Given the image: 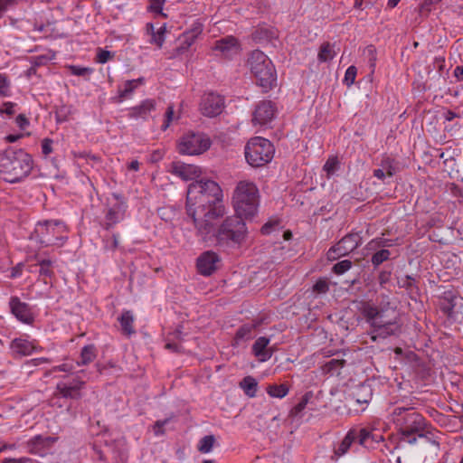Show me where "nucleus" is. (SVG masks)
<instances>
[{"mask_svg": "<svg viewBox=\"0 0 463 463\" xmlns=\"http://www.w3.org/2000/svg\"><path fill=\"white\" fill-rule=\"evenodd\" d=\"M219 184L209 179H201L189 184L186 194V213L192 218L198 236L213 232V222L223 217L225 206Z\"/></svg>", "mask_w": 463, "mask_h": 463, "instance_id": "obj_1", "label": "nucleus"}, {"mask_svg": "<svg viewBox=\"0 0 463 463\" xmlns=\"http://www.w3.org/2000/svg\"><path fill=\"white\" fill-rule=\"evenodd\" d=\"M359 311L372 328V341L384 339L401 332L397 307L391 302L388 295H381L378 305L372 301L361 302Z\"/></svg>", "mask_w": 463, "mask_h": 463, "instance_id": "obj_2", "label": "nucleus"}, {"mask_svg": "<svg viewBox=\"0 0 463 463\" xmlns=\"http://www.w3.org/2000/svg\"><path fill=\"white\" fill-rule=\"evenodd\" d=\"M242 218L244 216H240L237 213L228 216L218 228L215 227V222H213L211 234L200 237L204 241L214 238L217 243L222 246L241 247L248 238V228Z\"/></svg>", "mask_w": 463, "mask_h": 463, "instance_id": "obj_3", "label": "nucleus"}, {"mask_svg": "<svg viewBox=\"0 0 463 463\" xmlns=\"http://www.w3.org/2000/svg\"><path fill=\"white\" fill-rule=\"evenodd\" d=\"M392 417L403 441L414 444L417 438L427 437L430 433L426 420L413 408L397 407L393 410Z\"/></svg>", "mask_w": 463, "mask_h": 463, "instance_id": "obj_4", "label": "nucleus"}, {"mask_svg": "<svg viewBox=\"0 0 463 463\" xmlns=\"http://www.w3.org/2000/svg\"><path fill=\"white\" fill-rule=\"evenodd\" d=\"M33 169L32 156L22 149H6L0 157V174L9 183H16Z\"/></svg>", "mask_w": 463, "mask_h": 463, "instance_id": "obj_5", "label": "nucleus"}, {"mask_svg": "<svg viewBox=\"0 0 463 463\" xmlns=\"http://www.w3.org/2000/svg\"><path fill=\"white\" fill-rule=\"evenodd\" d=\"M260 192L257 185L249 180L238 182L232 194L235 213L245 219L252 218L258 213Z\"/></svg>", "mask_w": 463, "mask_h": 463, "instance_id": "obj_6", "label": "nucleus"}, {"mask_svg": "<svg viewBox=\"0 0 463 463\" xmlns=\"http://www.w3.org/2000/svg\"><path fill=\"white\" fill-rule=\"evenodd\" d=\"M67 226L59 220L39 222L34 230L36 240L44 247L61 246L67 241Z\"/></svg>", "mask_w": 463, "mask_h": 463, "instance_id": "obj_7", "label": "nucleus"}, {"mask_svg": "<svg viewBox=\"0 0 463 463\" xmlns=\"http://www.w3.org/2000/svg\"><path fill=\"white\" fill-rule=\"evenodd\" d=\"M248 64L261 87L270 88L276 81L275 68L269 57L261 51H253L248 60Z\"/></svg>", "mask_w": 463, "mask_h": 463, "instance_id": "obj_8", "label": "nucleus"}, {"mask_svg": "<svg viewBox=\"0 0 463 463\" xmlns=\"http://www.w3.org/2000/svg\"><path fill=\"white\" fill-rule=\"evenodd\" d=\"M274 152L272 143L261 137L250 138L245 146V158L252 167H260L269 163Z\"/></svg>", "mask_w": 463, "mask_h": 463, "instance_id": "obj_9", "label": "nucleus"}, {"mask_svg": "<svg viewBox=\"0 0 463 463\" xmlns=\"http://www.w3.org/2000/svg\"><path fill=\"white\" fill-rule=\"evenodd\" d=\"M212 145L210 137L201 132H188L177 142V150L181 155L197 156L206 152Z\"/></svg>", "mask_w": 463, "mask_h": 463, "instance_id": "obj_10", "label": "nucleus"}, {"mask_svg": "<svg viewBox=\"0 0 463 463\" xmlns=\"http://www.w3.org/2000/svg\"><path fill=\"white\" fill-rule=\"evenodd\" d=\"M361 237L358 233H349L342 238L335 245L331 247L327 252L329 260H336L354 250L361 243Z\"/></svg>", "mask_w": 463, "mask_h": 463, "instance_id": "obj_11", "label": "nucleus"}, {"mask_svg": "<svg viewBox=\"0 0 463 463\" xmlns=\"http://www.w3.org/2000/svg\"><path fill=\"white\" fill-rule=\"evenodd\" d=\"M224 108V99L216 93L209 92L202 97L200 110L205 117L213 118L220 115Z\"/></svg>", "mask_w": 463, "mask_h": 463, "instance_id": "obj_12", "label": "nucleus"}, {"mask_svg": "<svg viewBox=\"0 0 463 463\" xmlns=\"http://www.w3.org/2000/svg\"><path fill=\"white\" fill-rule=\"evenodd\" d=\"M350 402L356 411H364L372 400L373 390L368 384H360L353 388Z\"/></svg>", "mask_w": 463, "mask_h": 463, "instance_id": "obj_13", "label": "nucleus"}, {"mask_svg": "<svg viewBox=\"0 0 463 463\" xmlns=\"http://www.w3.org/2000/svg\"><path fill=\"white\" fill-rule=\"evenodd\" d=\"M276 112L275 105L270 100H262L258 103L253 112V125L263 126L269 123Z\"/></svg>", "mask_w": 463, "mask_h": 463, "instance_id": "obj_14", "label": "nucleus"}, {"mask_svg": "<svg viewBox=\"0 0 463 463\" xmlns=\"http://www.w3.org/2000/svg\"><path fill=\"white\" fill-rule=\"evenodd\" d=\"M220 260L219 255L213 250L202 253L196 262L198 272L203 276L212 275L217 270Z\"/></svg>", "mask_w": 463, "mask_h": 463, "instance_id": "obj_15", "label": "nucleus"}, {"mask_svg": "<svg viewBox=\"0 0 463 463\" xmlns=\"http://www.w3.org/2000/svg\"><path fill=\"white\" fill-rule=\"evenodd\" d=\"M213 51L224 58H232L241 52V44L233 36H226L214 43Z\"/></svg>", "mask_w": 463, "mask_h": 463, "instance_id": "obj_16", "label": "nucleus"}, {"mask_svg": "<svg viewBox=\"0 0 463 463\" xmlns=\"http://www.w3.org/2000/svg\"><path fill=\"white\" fill-rule=\"evenodd\" d=\"M168 171L184 181L194 180L202 174L199 166L179 161L171 163Z\"/></svg>", "mask_w": 463, "mask_h": 463, "instance_id": "obj_17", "label": "nucleus"}, {"mask_svg": "<svg viewBox=\"0 0 463 463\" xmlns=\"http://www.w3.org/2000/svg\"><path fill=\"white\" fill-rule=\"evenodd\" d=\"M85 382L74 379L71 383L61 382L57 383L54 395L69 399H80V390L84 387Z\"/></svg>", "mask_w": 463, "mask_h": 463, "instance_id": "obj_18", "label": "nucleus"}, {"mask_svg": "<svg viewBox=\"0 0 463 463\" xmlns=\"http://www.w3.org/2000/svg\"><path fill=\"white\" fill-rule=\"evenodd\" d=\"M114 196L117 202L113 205H111L108 210V213L105 217L106 229L111 228L112 226L122 221L125 217V213L127 209L125 201L119 195L115 194Z\"/></svg>", "mask_w": 463, "mask_h": 463, "instance_id": "obj_19", "label": "nucleus"}, {"mask_svg": "<svg viewBox=\"0 0 463 463\" xmlns=\"http://www.w3.org/2000/svg\"><path fill=\"white\" fill-rule=\"evenodd\" d=\"M37 350V345L33 341L18 337L10 343V351L14 358L30 355L33 351Z\"/></svg>", "mask_w": 463, "mask_h": 463, "instance_id": "obj_20", "label": "nucleus"}, {"mask_svg": "<svg viewBox=\"0 0 463 463\" xmlns=\"http://www.w3.org/2000/svg\"><path fill=\"white\" fill-rule=\"evenodd\" d=\"M156 103L155 99H145L139 105L128 109V117L135 119H146L151 113L156 110Z\"/></svg>", "mask_w": 463, "mask_h": 463, "instance_id": "obj_21", "label": "nucleus"}, {"mask_svg": "<svg viewBox=\"0 0 463 463\" xmlns=\"http://www.w3.org/2000/svg\"><path fill=\"white\" fill-rule=\"evenodd\" d=\"M12 313L20 321L30 324L33 321V314L27 304L21 302L19 298H13L10 300Z\"/></svg>", "mask_w": 463, "mask_h": 463, "instance_id": "obj_22", "label": "nucleus"}, {"mask_svg": "<svg viewBox=\"0 0 463 463\" xmlns=\"http://www.w3.org/2000/svg\"><path fill=\"white\" fill-rule=\"evenodd\" d=\"M269 338L266 336H260L254 342L252 353L260 362H266L272 356L273 349L269 347Z\"/></svg>", "mask_w": 463, "mask_h": 463, "instance_id": "obj_23", "label": "nucleus"}, {"mask_svg": "<svg viewBox=\"0 0 463 463\" xmlns=\"http://www.w3.org/2000/svg\"><path fill=\"white\" fill-rule=\"evenodd\" d=\"M357 442L367 449H373L375 443L383 440L382 435H375L365 428L355 429Z\"/></svg>", "mask_w": 463, "mask_h": 463, "instance_id": "obj_24", "label": "nucleus"}, {"mask_svg": "<svg viewBox=\"0 0 463 463\" xmlns=\"http://www.w3.org/2000/svg\"><path fill=\"white\" fill-rule=\"evenodd\" d=\"M357 435L355 428L349 430L343 440L335 447L334 454L337 458L345 455L350 449L351 446L357 441Z\"/></svg>", "mask_w": 463, "mask_h": 463, "instance_id": "obj_25", "label": "nucleus"}, {"mask_svg": "<svg viewBox=\"0 0 463 463\" xmlns=\"http://www.w3.org/2000/svg\"><path fill=\"white\" fill-rule=\"evenodd\" d=\"M118 321L123 334L127 335H131L136 333L133 326L134 316L131 311H124L120 317H118Z\"/></svg>", "mask_w": 463, "mask_h": 463, "instance_id": "obj_26", "label": "nucleus"}, {"mask_svg": "<svg viewBox=\"0 0 463 463\" xmlns=\"http://www.w3.org/2000/svg\"><path fill=\"white\" fill-rule=\"evenodd\" d=\"M255 329V324H246L241 326L236 332L234 337L235 345H238L241 342L251 339L254 335Z\"/></svg>", "mask_w": 463, "mask_h": 463, "instance_id": "obj_27", "label": "nucleus"}, {"mask_svg": "<svg viewBox=\"0 0 463 463\" xmlns=\"http://www.w3.org/2000/svg\"><path fill=\"white\" fill-rule=\"evenodd\" d=\"M144 83V78H138L136 80H127L124 83V86L122 89H118V98L119 101L123 100L124 99L128 98L129 95L132 94V92L140 85Z\"/></svg>", "mask_w": 463, "mask_h": 463, "instance_id": "obj_28", "label": "nucleus"}, {"mask_svg": "<svg viewBox=\"0 0 463 463\" xmlns=\"http://www.w3.org/2000/svg\"><path fill=\"white\" fill-rule=\"evenodd\" d=\"M202 27L200 25H196L184 33L182 35V47L185 49L189 48L202 33Z\"/></svg>", "mask_w": 463, "mask_h": 463, "instance_id": "obj_29", "label": "nucleus"}, {"mask_svg": "<svg viewBox=\"0 0 463 463\" xmlns=\"http://www.w3.org/2000/svg\"><path fill=\"white\" fill-rule=\"evenodd\" d=\"M240 386L244 391L245 394L250 398L256 396L258 383L251 377L247 376L240 383Z\"/></svg>", "mask_w": 463, "mask_h": 463, "instance_id": "obj_30", "label": "nucleus"}, {"mask_svg": "<svg viewBox=\"0 0 463 463\" xmlns=\"http://www.w3.org/2000/svg\"><path fill=\"white\" fill-rule=\"evenodd\" d=\"M335 56V52L334 50V44L330 43H324L320 46V50L317 55L318 61L320 62H326L331 61Z\"/></svg>", "mask_w": 463, "mask_h": 463, "instance_id": "obj_31", "label": "nucleus"}, {"mask_svg": "<svg viewBox=\"0 0 463 463\" xmlns=\"http://www.w3.org/2000/svg\"><path fill=\"white\" fill-rule=\"evenodd\" d=\"M313 394L311 392H306L300 399V401L291 409L290 416L291 417H300L302 411L307 407V404Z\"/></svg>", "mask_w": 463, "mask_h": 463, "instance_id": "obj_32", "label": "nucleus"}, {"mask_svg": "<svg viewBox=\"0 0 463 463\" xmlns=\"http://www.w3.org/2000/svg\"><path fill=\"white\" fill-rule=\"evenodd\" d=\"M96 357V349L93 345H86L80 353V360L77 362L78 365H85L92 362Z\"/></svg>", "mask_w": 463, "mask_h": 463, "instance_id": "obj_33", "label": "nucleus"}, {"mask_svg": "<svg viewBox=\"0 0 463 463\" xmlns=\"http://www.w3.org/2000/svg\"><path fill=\"white\" fill-rule=\"evenodd\" d=\"M380 168L384 171L387 175V176L391 177L392 176L396 171V164L394 159L389 157V156H383L380 163Z\"/></svg>", "mask_w": 463, "mask_h": 463, "instance_id": "obj_34", "label": "nucleus"}, {"mask_svg": "<svg viewBox=\"0 0 463 463\" xmlns=\"http://www.w3.org/2000/svg\"><path fill=\"white\" fill-rule=\"evenodd\" d=\"M215 442L213 435H207L202 438L198 443L197 449L201 453H209L212 451Z\"/></svg>", "mask_w": 463, "mask_h": 463, "instance_id": "obj_35", "label": "nucleus"}, {"mask_svg": "<svg viewBox=\"0 0 463 463\" xmlns=\"http://www.w3.org/2000/svg\"><path fill=\"white\" fill-rule=\"evenodd\" d=\"M267 392L271 397L283 398L288 393V388L285 384H272L267 387Z\"/></svg>", "mask_w": 463, "mask_h": 463, "instance_id": "obj_36", "label": "nucleus"}, {"mask_svg": "<svg viewBox=\"0 0 463 463\" xmlns=\"http://www.w3.org/2000/svg\"><path fill=\"white\" fill-rule=\"evenodd\" d=\"M166 32L165 24L160 26L155 33H152L150 43L156 44L157 47L161 48L165 42V34Z\"/></svg>", "mask_w": 463, "mask_h": 463, "instance_id": "obj_37", "label": "nucleus"}, {"mask_svg": "<svg viewBox=\"0 0 463 463\" xmlns=\"http://www.w3.org/2000/svg\"><path fill=\"white\" fill-rule=\"evenodd\" d=\"M345 364V361L343 359H331L325 364L324 371L333 374L343 368Z\"/></svg>", "mask_w": 463, "mask_h": 463, "instance_id": "obj_38", "label": "nucleus"}, {"mask_svg": "<svg viewBox=\"0 0 463 463\" xmlns=\"http://www.w3.org/2000/svg\"><path fill=\"white\" fill-rule=\"evenodd\" d=\"M391 252L388 250H381L375 252L372 257V263L374 267H378L383 261L389 260Z\"/></svg>", "mask_w": 463, "mask_h": 463, "instance_id": "obj_39", "label": "nucleus"}, {"mask_svg": "<svg viewBox=\"0 0 463 463\" xmlns=\"http://www.w3.org/2000/svg\"><path fill=\"white\" fill-rule=\"evenodd\" d=\"M364 55L368 59L369 66L372 71H374L376 65V50L373 45H369L364 50Z\"/></svg>", "mask_w": 463, "mask_h": 463, "instance_id": "obj_40", "label": "nucleus"}, {"mask_svg": "<svg viewBox=\"0 0 463 463\" xmlns=\"http://www.w3.org/2000/svg\"><path fill=\"white\" fill-rule=\"evenodd\" d=\"M338 165L339 161L337 157H329L324 165V170L327 173L328 175H333L337 170Z\"/></svg>", "mask_w": 463, "mask_h": 463, "instance_id": "obj_41", "label": "nucleus"}, {"mask_svg": "<svg viewBox=\"0 0 463 463\" xmlns=\"http://www.w3.org/2000/svg\"><path fill=\"white\" fill-rule=\"evenodd\" d=\"M0 96H10V81L5 74L0 73Z\"/></svg>", "mask_w": 463, "mask_h": 463, "instance_id": "obj_42", "label": "nucleus"}, {"mask_svg": "<svg viewBox=\"0 0 463 463\" xmlns=\"http://www.w3.org/2000/svg\"><path fill=\"white\" fill-rule=\"evenodd\" d=\"M352 267V262L348 260H344L337 262L333 267V271L337 275H342Z\"/></svg>", "mask_w": 463, "mask_h": 463, "instance_id": "obj_43", "label": "nucleus"}, {"mask_svg": "<svg viewBox=\"0 0 463 463\" xmlns=\"http://www.w3.org/2000/svg\"><path fill=\"white\" fill-rule=\"evenodd\" d=\"M165 3V0H150L149 10L162 15L163 17H166V14L163 13V6Z\"/></svg>", "mask_w": 463, "mask_h": 463, "instance_id": "obj_44", "label": "nucleus"}, {"mask_svg": "<svg viewBox=\"0 0 463 463\" xmlns=\"http://www.w3.org/2000/svg\"><path fill=\"white\" fill-rule=\"evenodd\" d=\"M68 68H69L71 73L73 74V75H76V76L90 75L93 71V70L91 68H89V67H80V66H76V65H70Z\"/></svg>", "mask_w": 463, "mask_h": 463, "instance_id": "obj_45", "label": "nucleus"}, {"mask_svg": "<svg viewBox=\"0 0 463 463\" xmlns=\"http://www.w3.org/2000/svg\"><path fill=\"white\" fill-rule=\"evenodd\" d=\"M40 274L45 277H51L52 274V261L50 260H42L39 261Z\"/></svg>", "mask_w": 463, "mask_h": 463, "instance_id": "obj_46", "label": "nucleus"}, {"mask_svg": "<svg viewBox=\"0 0 463 463\" xmlns=\"http://www.w3.org/2000/svg\"><path fill=\"white\" fill-rule=\"evenodd\" d=\"M356 73L357 69L355 66L352 65L347 68L344 79V81L347 86H351L354 82Z\"/></svg>", "mask_w": 463, "mask_h": 463, "instance_id": "obj_47", "label": "nucleus"}, {"mask_svg": "<svg viewBox=\"0 0 463 463\" xmlns=\"http://www.w3.org/2000/svg\"><path fill=\"white\" fill-rule=\"evenodd\" d=\"M113 57L112 53L103 49H98L96 61L99 63H106Z\"/></svg>", "mask_w": 463, "mask_h": 463, "instance_id": "obj_48", "label": "nucleus"}, {"mask_svg": "<svg viewBox=\"0 0 463 463\" xmlns=\"http://www.w3.org/2000/svg\"><path fill=\"white\" fill-rule=\"evenodd\" d=\"M329 289L328 283L326 279H318L313 286V290L317 293H326Z\"/></svg>", "mask_w": 463, "mask_h": 463, "instance_id": "obj_49", "label": "nucleus"}, {"mask_svg": "<svg viewBox=\"0 0 463 463\" xmlns=\"http://www.w3.org/2000/svg\"><path fill=\"white\" fill-rule=\"evenodd\" d=\"M16 104L14 102H5L3 108L0 109V115L6 114L11 117L15 113Z\"/></svg>", "mask_w": 463, "mask_h": 463, "instance_id": "obj_50", "label": "nucleus"}, {"mask_svg": "<svg viewBox=\"0 0 463 463\" xmlns=\"http://www.w3.org/2000/svg\"><path fill=\"white\" fill-rule=\"evenodd\" d=\"M173 116H174V108H173V106H169L165 112V122L162 125L163 130H165L170 126V124L173 120Z\"/></svg>", "mask_w": 463, "mask_h": 463, "instance_id": "obj_51", "label": "nucleus"}, {"mask_svg": "<svg viewBox=\"0 0 463 463\" xmlns=\"http://www.w3.org/2000/svg\"><path fill=\"white\" fill-rule=\"evenodd\" d=\"M389 241L387 240H383V239H381V238H377V239H374V240H372L369 243H368V247L369 249H375L376 247H385V246H389Z\"/></svg>", "mask_w": 463, "mask_h": 463, "instance_id": "obj_52", "label": "nucleus"}, {"mask_svg": "<svg viewBox=\"0 0 463 463\" xmlns=\"http://www.w3.org/2000/svg\"><path fill=\"white\" fill-rule=\"evenodd\" d=\"M278 225H279V223H278V222H277V221H272V222L270 221V222H266V223L261 227L260 232H261V233H262V234H264V235H268V234H269V233L272 232V230H273L276 226H278Z\"/></svg>", "mask_w": 463, "mask_h": 463, "instance_id": "obj_53", "label": "nucleus"}, {"mask_svg": "<svg viewBox=\"0 0 463 463\" xmlns=\"http://www.w3.org/2000/svg\"><path fill=\"white\" fill-rule=\"evenodd\" d=\"M52 140L50 138H45L42 142V151L45 156L50 155L52 152Z\"/></svg>", "mask_w": 463, "mask_h": 463, "instance_id": "obj_54", "label": "nucleus"}, {"mask_svg": "<svg viewBox=\"0 0 463 463\" xmlns=\"http://www.w3.org/2000/svg\"><path fill=\"white\" fill-rule=\"evenodd\" d=\"M431 1L425 0L419 7V13L420 15H428L430 12Z\"/></svg>", "mask_w": 463, "mask_h": 463, "instance_id": "obj_55", "label": "nucleus"}, {"mask_svg": "<svg viewBox=\"0 0 463 463\" xmlns=\"http://www.w3.org/2000/svg\"><path fill=\"white\" fill-rule=\"evenodd\" d=\"M15 122L17 126L22 129H24L29 125V120L23 114H20L16 117Z\"/></svg>", "mask_w": 463, "mask_h": 463, "instance_id": "obj_56", "label": "nucleus"}, {"mask_svg": "<svg viewBox=\"0 0 463 463\" xmlns=\"http://www.w3.org/2000/svg\"><path fill=\"white\" fill-rule=\"evenodd\" d=\"M391 272L389 271H382L379 274V283L381 286H383L390 280Z\"/></svg>", "mask_w": 463, "mask_h": 463, "instance_id": "obj_57", "label": "nucleus"}, {"mask_svg": "<svg viewBox=\"0 0 463 463\" xmlns=\"http://www.w3.org/2000/svg\"><path fill=\"white\" fill-rule=\"evenodd\" d=\"M30 459L27 458H5L2 461V463H27Z\"/></svg>", "mask_w": 463, "mask_h": 463, "instance_id": "obj_58", "label": "nucleus"}, {"mask_svg": "<svg viewBox=\"0 0 463 463\" xmlns=\"http://www.w3.org/2000/svg\"><path fill=\"white\" fill-rule=\"evenodd\" d=\"M454 76L458 80H463V66H457L454 70Z\"/></svg>", "mask_w": 463, "mask_h": 463, "instance_id": "obj_59", "label": "nucleus"}, {"mask_svg": "<svg viewBox=\"0 0 463 463\" xmlns=\"http://www.w3.org/2000/svg\"><path fill=\"white\" fill-rule=\"evenodd\" d=\"M74 366L72 364H63L61 365H59L55 367V370L61 371V372H71L73 370Z\"/></svg>", "mask_w": 463, "mask_h": 463, "instance_id": "obj_60", "label": "nucleus"}, {"mask_svg": "<svg viewBox=\"0 0 463 463\" xmlns=\"http://www.w3.org/2000/svg\"><path fill=\"white\" fill-rule=\"evenodd\" d=\"M373 176L378 178L379 180H383L385 176H387L386 173L383 171L381 168L375 169L373 171Z\"/></svg>", "mask_w": 463, "mask_h": 463, "instance_id": "obj_61", "label": "nucleus"}, {"mask_svg": "<svg viewBox=\"0 0 463 463\" xmlns=\"http://www.w3.org/2000/svg\"><path fill=\"white\" fill-rule=\"evenodd\" d=\"M165 348L169 349V350H172L174 352H180L181 351V346L179 345L175 344V343H166Z\"/></svg>", "mask_w": 463, "mask_h": 463, "instance_id": "obj_62", "label": "nucleus"}, {"mask_svg": "<svg viewBox=\"0 0 463 463\" xmlns=\"http://www.w3.org/2000/svg\"><path fill=\"white\" fill-rule=\"evenodd\" d=\"M22 137V135H8L5 137V140L9 143L16 142Z\"/></svg>", "mask_w": 463, "mask_h": 463, "instance_id": "obj_63", "label": "nucleus"}, {"mask_svg": "<svg viewBox=\"0 0 463 463\" xmlns=\"http://www.w3.org/2000/svg\"><path fill=\"white\" fill-rule=\"evenodd\" d=\"M128 168L132 171H137L139 169V163L137 160L130 162Z\"/></svg>", "mask_w": 463, "mask_h": 463, "instance_id": "obj_64", "label": "nucleus"}]
</instances>
